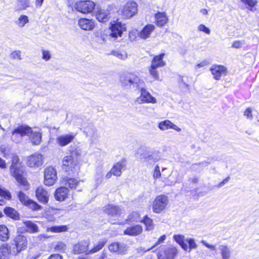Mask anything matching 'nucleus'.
<instances>
[{
	"mask_svg": "<svg viewBox=\"0 0 259 259\" xmlns=\"http://www.w3.org/2000/svg\"><path fill=\"white\" fill-rule=\"evenodd\" d=\"M80 152L79 149H76L69 155L65 156L62 160V169L69 174L77 173L79 169L78 158Z\"/></svg>",
	"mask_w": 259,
	"mask_h": 259,
	"instance_id": "1",
	"label": "nucleus"
},
{
	"mask_svg": "<svg viewBox=\"0 0 259 259\" xmlns=\"http://www.w3.org/2000/svg\"><path fill=\"white\" fill-rule=\"evenodd\" d=\"M19 157L16 154H13L11 159L10 172L19 184L24 187V190L29 189V185L25 178L23 176V169L19 162Z\"/></svg>",
	"mask_w": 259,
	"mask_h": 259,
	"instance_id": "2",
	"label": "nucleus"
},
{
	"mask_svg": "<svg viewBox=\"0 0 259 259\" xmlns=\"http://www.w3.org/2000/svg\"><path fill=\"white\" fill-rule=\"evenodd\" d=\"M32 130L29 126H19L13 131L11 139L16 143H19L22 141L23 136H29Z\"/></svg>",
	"mask_w": 259,
	"mask_h": 259,
	"instance_id": "3",
	"label": "nucleus"
},
{
	"mask_svg": "<svg viewBox=\"0 0 259 259\" xmlns=\"http://www.w3.org/2000/svg\"><path fill=\"white\" fill-rule=\"evenodd\" d=\"M164 54H161L159 55L155 56L151 62V67L149 70L150 74L153 76L155 79H158V71L156 68L163 67L165 65V62L163 60Z\"/></svg>",
	"mask_w": 259,
	"mask_h": 259,
	"instance_id": "4",
	"label": "nucleus"
},
{
	"mask_svg": "<svg viewBox=\"0 0 259 259\" xmlns=\"http://www.w3.org/2000/svg\"><path fill=\"white\" fill-rule=\"evenodd\" d=\"M168 198L166 196L161 195L157 196L153 202L152 210L156 213H160L167 207Z\"/></svg>",
	"mask_w": 259,
	"mask_h": 259,
	"instance_id": "5",
	"label": "nucleus"
},
{
	"mask_svg": "<svg viewBox=\"0 0 259 259\" xmlns=\"http://www.w3.org/2000/svg\"><path fill=\"white\" fill-rule=\"evenodd\" d=\"M12 244L15 245V247L12 248V254L16 255L27 248L26 237L22 235H18L14 238Z\"/></svg>",
	"mask_w": 259,
	"mask_h": 259,
	"instance_id": "6",
	"label": "nucleus"
},
{
	"mask_svg": "<svg viewBox=\"0 0 259 259\" xmlns=\"http://www.w3.org/2000/svg\"><path fill=\"white\" fill-rule=\"evenodd\" d=\"M177 252V249L175 247L162 246L160 248L157 257L158 259H174Z\"/></svg>",
	"mask_w": 259,
	"mask_h": 259,
	"instance_id": "7",
	"label": "nucleus"
},
{
	"mask_svg": "<svg viewBox=\"0 0 259 259\" xmlns=\"http://www.w3.org/2000/svg\"><path fill=\"white\" fill-rule=\"evenodd\" d=\"M57 180V171L52 166L47 167L44 171V184L46 185L53 186Z\"/></svg>",
	"mask_w": 259,
	"mask_h": 259,
	"instance_id": "8",
	"label": "nucleus"
},
{
	"mask_svg": "<svg viewBox=\"0 0 259 259\" xmlns=\"http://www.w3.org/2000/svg\"><path fill=\"white\" fill-rule=\"evenodd\" d=\"M95 4L92 1H79L75 4L76 9L84 14L91 12L95 8Z\"/></svg>",
	"mask_w": 259,
	"mask_h": 259,
	"instance_id": "9",
	"label": "nucleus"
},
{
	"mask_svg": "<svg viewBox=\"0 0 259 259\" xmlns=\"http://www.w3.org/2000/svg\"><path fill=\"white\" fill-rule=\"evenodd\" d=\"M137 4L133 1L127 2L122 10V15L125 18H130L135 15L138 11Z\"/></svg>",
	"mask_w": 259,
	"mask_h": 259,
	"instance_id": "10",
	"label": "nucleus"
},
{
	"mask_svg": "<svg viewBox=\"0 0 259 259\" xmlns=\"http://www.w3.org/2000/svg\"><path fill=\"white\" fill-rule=\"evenodd\" d=\"M141 96L138 97L136 100V102L138 104L143 103H152L155 104L157 102L156 99L152 96V95L143 88L140 89Z\"/></svg>",
	"mask_w": 259,
	"mask_h": 259,
	"instance_id": "11",
	"label": "nucleus"
},
{
	"mask_svg": "<svg viewBox=\"0 0 259 259\" xmlns=\"http://www.w3.org/2000/svg\"><path fill=\"white\" fill-rule=\"evenodd\" d=\"M110 28L111 31L110 36L115 39L121 36L123 32L126 30L125 24L118 21L111 23Z\"/></svg>",
	"mask_w": 259,
	"mask_h": 259,
	"instance_id": "12",
	"label": "nucleus"
},
{
	"mask_svg": "<svg viewBox=\"0 0 259 259\" xmlns=\"http://www.w3.org/2000/svg\"><path fill=\"white\" fill-rule=\"evenodd\" d=\"M89 245L90 241L89 240L81 241L73 246L72 251L75 254L83 253L88 254V252L90 250L89 249Z\"/></svg>",
	"mask_w": 259,
	"mask_h": 259,
	"instance_id": "13",
	"label": "nucleus"
},
{
	"mask_svg": "<svg viewBox=\"0 0 259 259\" xmlns=\"http://www.w3.org/2000/svg\"><path fill=\"white\" fill-rule=\"evenodd\" d=\"M43 156L39 153H34L27 157V164L30 167H38L42 164Z\"/></svg>",
	"mask_w": 259,
	"mask_h": 259,
	"instance_id": "14",
	"label": "nucleus"
},
{
	"mask_svg": "<svg viewBox=\"0 0 259 259\" xmlns=\"http://www.w3.org/2000/svg\"><path fill=\"white\" fill-rule=\"evenodd\" d=\"M125 168L126 161L124 159H123L117 162L111 168L113 175L116 177L120 176L122 171L125 170Z\"/></svg>",
	"mask_w": 259,
	"mask_h": 259,
	"instance_id": "15",
	"label": "nucleus"
},
{
	"mask_svg": "<svg viewBox=\"0 0 259 259\" xmlns=\"http://www.w3.org/2000/svg\"><path fill=\"white\" fill-rule=\"evenodd\" d=\"M213 77L216 80H219L222 75H225L227 68L222 65H213L210 69Z\"/></svg>",
	"mask_w": 259,
	"mask_h": 259,
	"instance_id": "16",
	"label": "nucleus"
},
{
	"mask_svg": "<svg viewBox=\"0 0 259 259\" xmlns=\"http://www.w3.org/2000/svg\"><path fill=\"white\" fill-rule=\"evenodd\" d=\"M36 197L38 200L44 204L47 203L49 200L48 192L42 187H38L35 191Z\"/></svg>",
	"mask_w": 259,
	"mask_h": 259,
	"instance_id": "17",
	"label": "nucleus"
},
{
	"mask_svg": "<svg viewBox=\"0 0 259 259\" xmlns=\"http://www.w3.org/2000/svg\"><path fill=\"white\" fill-rule=\"evenodd\" d=\"M80 28L84 30H92L95 27V22L92 20L81 18L78 21Z\"/></svg>",
	"mask_w": 259,
	"mask_h": 259,
	"instance_id": "18",
	"label": "nucleus"
},
{
	"mask_svg": "<svg viewBox=\"0 0 259 259\" xmlns=\"http://www.w3.org/2000/svg\"><path fill=\"white\" fill-rule=\"evenodd\" d=\"M75 136L72 134L60 136L57 138L56 142L61 147L65 146L74 140Z\"/></svg>",
	"mask_w": 259,
	"mask_h": 259,
	"instance_id": "19",
	"label": "nucleus"
},
{
	"mask_svg": "<svg viewBox=\"0 0 259 259\" xmlns=\"http://www.w3.org/2000/svg\"><path fill=\"white\" fill-rule=\"evenodd\" d=\"M69 190L66 187H61L56 189L55 193V197L58 201L64 200L68 196Z\"/></svg>",
	"mask_w": 259,
	"mask_h": 259,
	"instance_id": "20",
	"label": "nucleus"
},
{
	"mask_svg": "<svg viewBox=\"0 0 259 259\" xmlns=\"http://www.w3.org/2000/svg\"><path fill=\"white\" fill-rule=\"evenodd\" d=\"M142 227L140 225H136L128 227L124 231V234L135 236L140 234L142 232Z\"/></svg>",
	"mask_w": 259,
	"mask_h": 259,
	"instance_id": "21",
	"label": "nucleus"
},
{
	"mask_svg": "<svg viewBox=\"0 0 259 259\" xmlns=\"http://www.w3.org/2000/svg\"><path fill=\"white\" fill-rule=\"evenodd\" d=\"M154 29L155 26L154 25L147 24L139 33L138 36L141 38L147 39L150 37L151 33L154 31Z\"/></svg>",
	"mask_w": 259,
	"mask_h": 259,
	"instance_id": "22",
	"label": "nucleus"
},
{
	"mask_svg": "<svg viewBox=\"0 0 259 259\" xmlns=\"http://www.w3.org/2000/svg\"><path fill=\"white\" fill-rule=\"evenodd\" d=\"M12 254V249L7 244H4L0 246V259H8Z\"/></svg>",
	"mask_w": 259,
	"mask_h": 259,
	"instance_id": "23",
	"label": "nucleus"
},
{
	"mask_svg": "<svg viewBox=\"0 0 259 259\" xmlns=\"http://www.w3.org/2000/svg\"><path fill=\"white\" fill-rule=\"evenodd\" d=\"M159 128L162 131L167 130L169 128H171L176 130V131L180 132L181 131V129L177 126L176 124L172 123L168 120H166L162 121L159 123Z\"/></svg>",
	"mask_w": 259,
	"mask_h": 259,
	"instance_id": "24",
	"label": "nucleus"
},
{
	"mask_svg": "<svg viewBox=\"0 0 259 259\" xmlns=\"http://www.w3.org/2000/svg\"><path fill=\"white\" fill-rule=\"evenodd\" d=\"M109 250L111 252L122 253L126 251V246L124 244H119L118 242H114L109 245Z\"/></svg>",
	"mask_w": 259,
	"mask_h": 259,
	"instance_id": "25",
	"label": "nucleus"
},
{
	"mask_svg": "<svg viewBox=\"0 0 259 259\" xmlns=\"http://www.w3.org/2000/svg\"><path fill=\"white\" fill-rule=\"evenodd\" d=\"M62 184L64 185V187H68L71 189L75 188L79 183V181L77 180L67 177L63 178L62 180Z\"/></svg>",
	"mask_w": 259,
	"mask_h": 259,
	"instance_id": "26",
	"label": "nucleus"
},
{
	"mask_svg": "<svg viewBox=\"0 0 259 259\" xmlns=\"http://www.w3.org/2000/svg\"><path fill=\"white\" fill-rule=\"evenodd\" d=\"M104 212L108 215L115 216L120 214L121 209L117 206L108 205L104 209Z\"/></svg>",
	"mask_w": 259,
	"mask_h": 259,
	"instance_id": "27",
	"label": "nucleus"
},
{
	"mask_svg": "<svg viewBox=\"0 0 259 259\" xmlns=\"http://www.w3.org/2000/svg\"><path fill=\"white\" fill-rule=\"evenodd\" d=\"M83 128V132L85 133L87 137L92 139H95L98 137L97 130L94 125L90 124Z\"/></svg>",
	"mask_w": 259,
	"mask_h": 259,
	"instance_id": "28",
	"label": "nucleus"
},
{
	"mask_svg": "<svg viewBox=\"0 0 259 259\" xmlns=\"http://www.w3.org/2000/svg\"><path fill=\"white\" fill-rule=\"evenodd\" d=\"M219 249L220 251L222 259H230L231 251L227 245H220Z\"/></svg>",
	"mask_w": 259,
	"mask_h": 259,
	"instance_id": "29",
	"label": "nucleus"
},
{
	"mask_svg": "<svg viewBox=\"0 0 259 259\" xmlns=\"http://www.w3.org/2000/svg\"><path fill=\"white\" fill-rule=\"evenodd\" d=\"M10 238L9 231L4 225H0V240L6 242Z\"/></svg>",
	"mask_w": 259,
	"mask_h": 259,
	"instance_id": "30",
	"label": "nucleus"
},
{
	"mask_svg": "<svg viewBox=\"0 0 259 259\" xmlns=\"http://www.w3.org/2000/svg\"><path fill=\"white\" fill-rule=\"evenodd\" d=\"M156 23L159 26H163L167 22V18L164 13H158L155 15Z\"/></svg>",
	"mask_w": 259,
	"mask_h": 259,
	"instance_id": "31",
	"label": "nucleus"
},
{
	"mask_svg": "<svg viewBox=\"0 0 259 259\" xmlns=\"http://www.w3.org/2000/svg\"><path fill=\"white\" fill-rule=\"evenodd\" d=\"M174 239L184 250H188V246L185 242L186 239L184 235L180 234L175 235L174 236Z\"/></svg>",
	"mask_w": 259,
	"mask_h": 259,
	"instance_id": "32",
	"label": "nucleus"
},
{
	"mask_svg": "<svg viewBox=\"0 0 259 259\" xmlns=\"http://www.w3.org/2000/svg\"><path fill=\"white\" fill-rule=\"evenodd\" d=\"M24 224L27 227V232L31 233H34L39 232V229L37 225L30 221H26L23 222Z\"/></svg>",
	"mask_w": 259,
	"mask_h": 259,
	"instance_id": "33",
	"label": "nucleus"
},
{
	"mask_svg": "<svg viewBox=\"0 0 259 259\" xmlns=\"http://www.w3.org/2000/svg\"><path fill=\"white\" fill-rule=\"evenodd\" d=\"M11 199V195L9 191L3 189L0 187V205L5 203V199L10 200Z\"/></svg>",
	"mask_w": 259,
	"mask_h": 259,
	"instance_id": "34",
	"label": "nucleus"
},
{
	"mask_svg": "<svg viewBox=\"0 0 259 259\" xmlns=\"http://www.w3.org/2000/svg\"><path fill=\"white\" fill-rule=\"evenodd\" d=\"M103 170L102 167H99L96 171V173L95 176V186L97 187L99 185H100L103 179Z\"/></svg>",
	"mask_w": 259,
	"mask_h": 259,
	"instance_id": "35",
	"label": "nucleus"
},
{
	"mask_svg": "<svg viewBox=\"0 0 259 259\" xmlns=\"http://www.w3.org/2000/svg\"><path fill=\"white\" fill-rule=\"evenodd\" d=\"M109 13L104 10H100L96 13V18L97 20L101 22H105L108 20Z\"/></svg>",
	"mask_w": 259,
	"mask_h": 259,
	"instance_id": "36",
	"label": "nucleus"
},
{
	"mask_svg": "<svg viewBox=\"0 0 259 259\" xmlns=\"http://www.w3.org/2000/svg\"><path fill=\"white\" fill-rule=\"evenodd\" d=\"M107 242V240L106 239H102L92 249H90L88 252V254H93L98 252L103 248Z\"/></svg>",
	"mask_w": 259,
	"mask_h": 259,
	"instance_id": "37",
	"label": "nucleus"
},
{
	"mask_svg": "<svg viewBox=\"0 0 259 259\" xmlns=\"http://www.w3.org/2000/svg\"><path fill=\"white\" fill-rule=\"evenodd\" d=\"M4 213L8 216L14 219L19 218L18 212L13 208L10 207H6L4 209Z\"/></svg>",
	"mask_w": 259,
	"mask_h": 259,
	"instance_id": "38",
	"label": "nucleus"
},
{
	"mask_svg": "<svg viewBox=\"0 0 259 259\" xmlns=\"http://www.w3.org/2000/svg\"><path fill=\"white\" fill-rule=\"evenodd\" d=\"M141 222L143 223L145 225L146 230L151 231L154 229V224L153 223V221L147 216H145L144 219L141 221Z\"/></svg>",
	"mask_w": 259,
	"mask_h": 259,
	"instance_id": "39",
	"label": "nucleus"
},
{
	"mask_svg": "<svg viewBox=\"0 0 259 259\" xmlns=\"http://www.w3.org/2000/svg\"><path fill=\"white\" fill-rule=\"evenodd\" d=\"M31 140L33 144L39 145L41 141V135L39 132L32 133L31 132Z\"/></svg>",
	"mask_w": 259,
	"mask_h": 259,
	"instance_id": "40",
	"label": "nucleus"
},
{
	"mask_svg": "<svg viewBox=\"0 0 259 259\" xmlns=\"http://www.w3.org/2000/svg\"><path fill=\"white\" fill-rule=\"evenodd\" d=\"M68 227L66 226H53L50 228H47V232H52L54 233H60L67 231Z\"/></svg>",
	"mask_w": 259,
	"mask_h": 259,
	"instance_id": "41",
	"label": "nucleus"
},
{
	"mask_svg": "<svg viewBox=\"0 0 259 259\" xmlns=\"http://www.w3.org/2000/svg\"><path fill=\"white\" fill-rule=\"evenodd\" d=\"M28 22V17L24 15H21L16 21V23L19 27H23Z\"/></svg>",
	"mask_w": 259,
	"mask_h": 259,
	"instance_id": "42",
	"label": "nucleus"
},
{
	"mask_svg": "<svg viewBox=\"0 0 259 259\" xmlns=\"http://www.w3.org/2000/svg\"><path fill=\"white\" fill-rule=\"evenodd\" d=\"M17 7L19 10H26L30 6L29 0H17Z\"/></svg>",
	"mask_w": 259,
	"mask_h": 259,
	"instance_id": "43",
	"label": "nucleus"
},
{
	"mask_svg": "<svg viewBox=\"0 0 259 259\" xmlns=\"http://www.w3.org/2000/svg\"><path fill=\"white\" fill-rule=\"evenodd\" d=\"M54 249L56 251L64 252L66 250V245L62 241L57 242L54 246Z\"/></svg>",
	"mask_w": 259,
	"mask_h": 259,
	"instance_id": "44",
	"label": "nucleus"
},
{
	"mask_svg": "<svg viewBox=\"0 0 259 259\" xmlns=\"http://www.w3.org/2000/svg\"><path fill=\"white\" fill-rule=\"evenodd\" d=\"M26 206H28L30 208L35 211L40 210L41 208V206L40 205L37 204L36 202L30 199L28 201Z\"/></svg>",
	"mask_w": 259,
	"mask_h": 259,
	"instance_id": "45",
	"label": "nucleus"
},
{
	"mask_svg": "<svg viewBox=\"0 0 259 259\" xmlns=\"http://www.w3.org/2000/svg\"><path fill=\"white\" fill-rule=\"evenodd\" d=\"M18 197L22 203L26 205L30 200L28 197L23 192H19L18 194Z\"/></svg>",
	"mask_w": 259,
	"mask_h": 259,
	"instance_id": "46",
	"label": "nucleus"
},
{
	"mask_svg": "<svg viewBox=\"0 0 259 259\" xmlns=\"http://www.w3.org/2000/svg\"><path fill=\"white\" fill-rule=\"evenodd\" d=\"M111 54L120 59L124 60L127 58V54L124 51H113Z\"/></svg>",
	"mask_w": 259,
	"mask_h": 259,
	"instance_id": "47",
	"label": "nucleus"
},
{
	"mask_svg": "<svg viewBox=\"0 0 259 259\" xmlns=\"http://www.w3.org/2000/svg\"><path fill=\"white\" fill-rule=\"evenodd\" d=\"M185 242L186 243L188 242L189 244L188 249H189V251H190L191 249H195L197 247V244L193 239L187 238Z\"/></svg>",
	"mask_w": 259,
	"mask_h": 259,
	"instance_id": "48",
	"label": "nucleus"
},
{
	"mask_svg": "<svg viewBox=\"0 0 259 259\" xmlns=\"http://www.w3.org/2000/svg\"><path fill=\"white\" fill-rule=\"evenodd\" d=\"M242 3L247 5L250 10H252L253 7L256 5V2L254 0H240Z\"/></svg>",
	"mask_w": 259,
	"mask_h": 259,
	"instance_id": "49",
	"label": "nucleus"
},
{
	"mask_svg": "<svg viewBox=\"0 0 259 259\" xmlns=\"http://www.w3.org/2000/svg\"><path fill=\"white\" fill-rule=\"evenodd\" d=\"M10 57L14 59H18V60H21V53L20 51H15L13 52H12L10 54Z\"/></svg>",
	"mask_w": 259,
	"mask_h": 259,
	"instance_id": "50",
	"label": "nucleus"
},
{
	"mask_svg": "<svg viewBox=\"0 0 259 259\" xmlns=\"http://www.w3.org/2000/svg\"><path fill=\"white\" fill-rule=\"evenodd\" d=\"M42 58L46 61H49L51 58L52 55L49 51L42 50Z\"/></svg>",
	"mask_w": 259,
	"mask_h": 259,
	"instance_id": "51",
	"label": "nucleus"
},
{
	"mask_svg": "<svg viewBox=\"0 0 259 259\" xmlns=\"http://www.w3.org/2000/svg\"><path fill=\"white\" fill-rule=\"evenodd\" d=\"M244 115L246 116V117L249 120H252L253 118L252 114V110L250 108H247L245 111L244 112Z\"/></svg>",
	"mask_w": 259,
	"mask_h": 259,
	"instance_id": "52",
	"label": "nucleus"
},
{
	"mask_svg": "<svg viewBox=\"0 0 259 259\" xmlns=\"http://www.w3.org/2000/svg\"><path fill=\"white\" fill-rule=\"evenodd\" d=\"M166 239V236L165 235H163L161 236L158 239V241L155 243L154 245H153L151 248H148L146 250H143L145 252L147 251H149L150 249L153 248L155 246H157V245L160 244L161 243H162Z\"/></svg>",
	"mask_w": 259,
	"mask_h": 259,
	"instance_id": "53",
	"label": "nucleus"
},
{
	"mask_svg": "<svg viewBox=\"0 0 259 259\" xmlns=\"http://www.w3.org/2000/svg\"><path fill=\"white\" fill-rule=\"evenodd\" d=\"M153 177L154 179H156L161 177V172L160 171L159 167L157 165L155 167V169L153 174Z\"/></svg>",
	"mask_w": 259,
	"mask_h": 259,
	"instance_id": "54",
	"label": "nucleus"
},
{
	"mask_svg": "<svg viewBox=\"0 0 259 259\" xmlns=\"http://www.w3.org/2000/svg\"><path fill=\"white\" fill-rule=\"evenodd\" d=\"M198 29L199 31H203L204 32H205V33L206 34H210V29L206 27L203 24H200L198 26Z\"/></svg>",
	"mask_w": 259,
	"mask_h": 259,
	"instance_id": "55",
	"label": "nucleus"
},
{
	"mask_svg": "<svg viewBox=\"0 0 259 259\" xmlns=\"http://www.w3.org/2000/svg\"><path fill=\"white\" fill-rule=\"evenodd\" d=\"M159 159V158L157 157H154V156L150 155L146 158V160L150 163H154L157 162Z\"/></svg>",
	"mask_w": 259,
	"mask_h": 259,
	"instance_id": "56",
	"label": "nucleus"
},
{
	"mask_svg": "<svg viewBox=\"0 0 259 259\" xmlns=\"http://www.w3.org/2000/svg\"><path fill=\"white\" fill-rule=\"evenodd\" d=\"M244 45V42L241 40H236L233 42L232 47L236 49L240 48Z\"/></svg>",
	"mask_w": 259,
	"mask_h": 259,
	"instance_id": "57",
	"label": "nucleus"
},
{
	"mask_svg": "<svg viewBox=\"0 0 259 259\" xmlns=\"http://www.w3.org/2000/svg\"><path fill=\"white\" fill-rule=\"evenodd\" d=\"M138 77L133 74L127 73L126 76L125 81H134L137 80Z\"/></svg>",
	"mask_w": 259,
	"mask_h": 259,
	"instance_id": "58",
	"label": "nucleus"
},
{
	"mask_svg": "<svg viewBox=\"0 0 259 259\" xmlns=\"http://www.w3.org/2000/svg\"><path fill=\"white\" fill-rule=\"evenodd\" d=\"M48 259H63V256L57 253L51 255Z\"/></svg>",
	"mask_w": 259,
	"mask_h": 259,
	"instance_id": "59",
	"label": "nucleus"
},
{
	"mask_svg": "<svg viewBox=\"0 0 259 259\" xmlns=\"http://www.w3.org/2000/svg\"><path fill=\"white\" fill-rule=\"evenodd\" d=\"M202 243L206 247L212 250H215V246L213 245H210L208 243H207L205 241L202 240L201 241Z\"/></svg>",
	"mask_w": 259,
	"mask_h": 259,
	"instance_id": "60",
	"label": "nucleus"
},
{
	"mask_svg": "<svg viewBox=\"0 0 259 259\" xmlns=\"http://www.w3.org/2000/svg\"><path fill=\"white\" fill-rule=\"evenodd\" d=\"M230 178L229 177H227L225 179H224L222 182H221L218 186V187L220 188L223 187L225 184H226L227 182L230 180Z\"/></svg>",
	"mask_w": 259,
	"mask_h": 259,
	"instance_id": "61",
	"label": "nucleus"
},
{
	"mask_svg": "<svg viewBox=\"0 0 259 259\" xmlns=\"http://www.w3.org/2000/svg\"><path fill=\"white\" fill-rule=\"evenodd\" d=\"M209 164L208 162H206V161H204V162H200V163H195V164H194L192 165V166L193 168H195V167L197 165H201L202 166H206L207 165H208Z\"/></svg>",
	"mask_w": 259,
	"mask_h": 259,
	"instance_id": "62",
	"label": "nucleus"
},
{
	"mask_svg": "<svg viewBox=\"0 0 259 259\" xmlns=\"http://www.w3.org/2000/svg\"><path fill=\"white\" fill-rule=\"evenodd\" d=\"M49 238V236L47 235L40 234L37 236V239L38 240L41 241L45 239Z\"/></svg>",
	"mask_w": 259,
	"mask_h": 259,
	"instance_id": "63",
	"label": "nucleus"
},
{
	"mask_svg": "<svg viewBox=\"0 0 259 259\" xmlns=\"http://www.w3.org/2000/svg\"><path fill=\"white\" fill-rule=\"evenodd\" d=\"M0 167L1 168H5L6 167V163L5 161L0 157Z\"/></svg>",
	"mask_w": 259,
	"mask_h": 259,
	"instance_id": "64",
	"label": "nucleus"
}]
</instances>
